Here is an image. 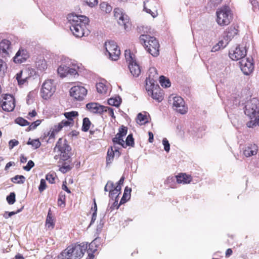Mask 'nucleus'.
Here are the masks:
<instances>
[{
    "label": "nucleus",
    "mask_w": 259,
    "mask_h": 259,
    "mask_svg": "<svg viewBox=\"0 0 259 259\" xmlns=\"http://www.w3.org/2000/svg\"><path fill=\"white\" fill-rule=\"evenodd\" d=\"M67 19L69 27L74 36L76 37L87 36L90 33L89 29V19L83 15H77L74 14L68 15Z\"/></svg>",
    "instance_id": "f257e3e1"
},
{
    "label": "nucleus",
    "mask_w": 259,
    "mask_h": 259,
    "mask_svg": "<svg viewBox=\"0 0 259 259\" xmlns=\"http://www.w3.org/2000/svg\"><path fill=\"white\" fill-rule=\"evenodd\" d=\"M244 113L251 119L247 123L248 127L259 126V99L253 98L248 101L244 107Z\"/></svg>",
    "instance_id": "f03ea898"
},
{
    "label": "nucleus",
    "mask_w": 259,
    "mask_h": 259,
    "mask_svg": "<svg viewBox=\"0 0 259 259\" xmlns=\"http://www.w3.org/2000/svg\"><path fill=\"white\" fill-rule=\"evenodd\" d=\"M59 66L57 73L59 76L64 78L68 75H78L77 70L79 69L78 64L73 63L69 58L62 56L58 61Z\"/></svg>",
    "instance_id": "7ed1b4c3"
},
{
    "label": "nucleus",
    "mask_w": 259,
    "mask_h": 259,
    "mask_svg": "<svg viewBox=\"0 0 259 259\" xmlns=\"http://www.w3.org/2000/svg\"><path fill=\"white\" fill-rule=\"evenodd\" d=\"M139 39L147 52L153 57H157L159 55V44L155 37L148 34H142Z\"/></svg>",
    "instance_id": "20e7f679"
},
{
    "label": "nucleus",
    "mask_w": 259,
    "mask_h": 259,
    "mask_svg": "<svg viewBox=\"0 0 259 259\" xmlns=\"http://www.w3.org/2000/svg\"><path fill=\"white\" fill-rule=\"evenodd\" d=\"M88 248L87 244L82 243L80 244L69 246L66 249L68 259H80L84 254Z\"/></svg>",
    "instance_id": "39448f33"
},
{
    "label": "nucleus",
    "mask_w": 259,
    "mask_h": 259,
    "mask_svg": "<svg viewBox=\"0 0 259 259\" xmlns=\"http://www.w3.org/2000/svg\"><path fill=\"white\" fill-rule=\"evenodd\" d=\"M217 22L220 26L228 25L232 19V14L228 6H224L219 9L216 13Z\"/></svg>",
    "instance_id": "423d86ee"
},
{
    "label": "nucleus",
    "mask_w": 259,
    "mask_h": 259,
    "mask_svg": "<svg viewBox=\"0 0 259 259\" xmlns=\"http://www.w3.org/2000/svg\"><path fill=\"white\" fill-rule=\"evenodd\" d=\"M56 87L53 79L46 80L41 85L40 95L45 100L50 99L54 94Z\"/></svg>",
    "instance_id": "0eeeda50"
},
{
    "label": "nucleus",
    "mask_w": 259,
    "mask_h": 259,
    "mask_svg": "<svg viewBox=\"0 0 259 259\" xmlns=\"http://www.w3.org/2000/svg\"><path fill=\"white\" fill-rule=\"evenodd\" d=\"M55 149H57L60 152V158L62 160L66 161L70 157L71 148L66 140L60 138L56 144Z\"/></svg>",
    "instance_id": "6e6552de"
},
{
    "label": "nucleus",
    "mask_w": 259,
    "mask_h": 259,
    "mask_svg": "<svg viewBox=\"0 0 259 259\" xmlns=\"http://www.w3.org/2000/svg\"><path fill=\"white\" fill-rule=\"evenodd\" d=\"M125 58L128 62V68L131 74L135 77L139 76L141 73L140 67L130 50L125 51Z\"/></svg>",
    "instance_id": "1a4fd4ad"
},
{
    "label": "nucleus",
    "mask_w": 259,
    "mask_h": 259,
    "mask_svg": "<svg viewBox=\"0 0 259 259\" xmlns=\"http://www.w3.org/2000/svg\"><path fill=\"white\" fill-rule=\"evenodd\" d=\"M114 17L117 20L119 25L123 26L126 31L130 30L131 24L129 17L123 13L122 10L119 8H115L114 10Z\"/></svg>",
    "instance_id": "9d476101"
},
{
    "label": "nucleus",
    "mask_w": 259,
    "mask_h": 259,
    "mask_svg": "<svg viewBox=\"0 0 259 259\" xmlns=\"http://www.w3.org/2000/svg\"><path fill=\"white\" fill-rule=\"evenodd\" d=\"M88 90L82 85H74L70 88L69 95L73 100L77 101H83L86 97Z\"/></svg>",
    "instance_id": "9b49d317"
},
{
    "label": "nucleus",
    "mask_w": 259,
    "mask_h": 259,
    "mask_svg": "<svg viewBox=\"0 0 259 259\" xmlns=\"http://www.w3.org/2000/svg\"><path fill=\"white\" fill-rule=\"evenodd\" d=\"M104 46L109 57L112 60H117L120 54V51L116 42L113 40H109L105 42Z\"/></svg>",
    "instance_id": "f8f14e48"
},
{
    "label": "nucleus",
    "mask_w": 259,
    "mask_h": 259,
    "mask_svg": "<svg viewBox=\"0 0 259 259\" xmlns=\"http://www.w3.org/2000/svg\"><path fill=\"white\" fill-rule=\"evenodd\" d=\"M149 77L146 78L145 88L148 95L155 89V86H159L157 83L158 75L155 68H151L149 70Z\"/></svg>",
    "instance_id": "ddd939ff"
},
{
    "label": "nucleus",
    "mask_w": 259,
    "mask_h": 259,
    "mask_svg": "<svg viewBox=\"0 0 259 259\" xmlns=\"http://www.w3.org/2000/svg\"><path fill=\"white\" fill-rule=\"evenodd\" d=\"M171 101L174 110L182 114L187 112V108L185 106L184 101L182 97L180 96L169 97V102H171Z\"/></svg>",
    "instance_id": "4468645a"
},
{
    "label": "nucleus",
    "mask_w": 259,
    "mask_h": 259,
    "mask_svg": "<svg viewBox=\"0 0 259 259\" xmlns=\"http://www.w3.org/2000/svg\"><path fill=\"white\" fill-rule=\"evenodd\" d=\"M239 66L245 75H249L254 69V64L252 58H245L239 62Z\"/></svg>",
    "instance_id": "2eb2a0df"
},
{
    "label": "nucleus",
    "mask_w": 259,
    "mask_h": 259,
    "mask_svg": "<svg viewBox=\"0 0 259 259\" xmlns=\"http://www.w3.org/2000/svg\"><path fill=\"white\" fill-rule=\"evenodd\" d=\"M2 109L8 112L12 111L15 107V101L14 97L9 94L5 95L2 101Z\"/></svg>",
    "instance_id": "dca6fc26"
},
{
    "label": "nucleus",
    "mask_w": 259,
    "mask_h": 259,
    "mask_svg": "<svg viewBox=\"0 0 259 259\" xmlns=\"http://www.w3.org/2000/svg\"><path fill=\"white\" fill-rule=\"evenodd\" d=\"M246 54V50L244 47L237 46L235 49L229 53V56L233 60H241L245 58Z\"/></svg>",
    "instance_id": "f3484780"
},
{
    "label": "nucleus",
    "mask_w": 259,
    "mask_h": 259,
    "mask_svg": "<svg viewBox=\"0 0 259 259\" xmlns=\"http://www.w3.org/2000/svg\"><path fill=\"white\" fill-rule=\"evenodd\" d=\"M29 57V55L27 51L21 48L13 57V61L16 63H22L26 61Z\"/></svg>",
    "instance_id": "a211bd4d"
},
{
    "label": "nucleus",
    "mask_w": 259,
    "mask_h": 259,
    "mask_svg": "<svg viewBox=\"0 0 259 259\" xmlns=\"http://www.w3.org/2000/svg\"><path fill=\"white\" fill-rule=\"evenodd\" d=\"M258 147L255 144H248L245 145L243 149V154L246 157H249L256 154Z\"/></svg>",
    "instance_id": "6ab92c4d"
},
{
    "label": "nucleus",
    "mask_w": 259,
    "mask_h": 259,
    "mask_svg": "<svg viewBox=\"0 0 259 259\" xmlns=\"http://www.w3.org/2000/svg\"><path fill=\"white\" fill-rule=\"evenodd\" d=\"M10 46L11 42L8 39H3L0 42V56L3 58L9 56L8 51Z\"/></svg>",
    "instance_id": "aec40b11"
},
{
    "label": "nucleus",
    "mask_w": 259,
    "mask_h": 259,
    "mask_svg": "<svg viewBox=\"0 0 259 259\" xmlns=\"http://www.w3.org/2000/svg\"><path fill=\"white\" fill-rule=\"evenodd\" d=\"M238 33V29L234 26H230L225 31L224 37L225 42L228 43L231 40L234 36Z\"/></svg>",
    "instance_id": "412c9836"
},
{
    "label": "nucleus",
    "mask_w": 259,
    "mask_h": 259,
    "mask_svg": "<svg viewBox=\"0 0 259 259\" xmlns=\"http://www.w3.org/2000/svg\"><path fill=\"white\" fill-rule=\"evenodd\" d=\"M124 180V178L122 177L116 183V186L114 184V189L113 190L110 191V193L109 194V198H113L114 197L119 196V194L121 193V185L123 184Z\"/></svg>",
    "instance_id": "4be33fe9"
},
{
    "label": "nucleus",
    "mask_w": 259,
    "mask_h": 259,
    "mask_svg": "<svg viewBox=\"0 0 259 259\" xmlns=\"http://www.w3.org/2000/svg\"><path fill=\"white\" fill-rule=\"evenodd\" d=\"M87 108L94 113L102 114L104 112V106L97 103H90L86 105Z\"/></svg>",
    "instance_id": "5701e85b"
},
{
    "label": "nucleus",
    "mask_w": 259,
    "mask_h": 259,
    "mask_svg": "<svg viewBox=\"0 0 259 259\" xmlns=\"http://www.w3.org/2000/svg\"><path fill=\"white\" fill-rule=\"evenodd\" d=\"M155 88H156L152 91V92L149 95L151 96L153 99L160 102L163 99V93L160 89L159 86H155Z\"/></svg>",
    "instance_id": "b1692460"
},
{
    "label": "nucleus",
    "mask_w": 259,
    "mask_h": 259,
    "mask_svg": "<svg viewBox=\"0 0 259 259\" xmlns=\"http://www.w3.org/2000/svg\"><path fill=\"white\" fill-rule=\"evenodd\" d=\"M175 179H176L177 182L178 184H183L190 183L192 181L191 177L186 174H180L176 176Z\"/></svg>",
    "instance_id": "393cba45"
},
{
    "label": "nucleus",
    "mask_w": 259,
    "mask_h": 259,
    "mask_svg": "<svg viewBox=\"0 0 259 259\" xmlns=\"http://www.w3.org/2000/svg\"><path fill=\"white\" fill-rule=\"evenodd\" d=\"M64 116L67 119V121L69 122V126H72L74 124V118L77 117L78 115V113L77 111H72L70 112H65L64 113Z\"/></svg>",
    "instance_id": "a878e982"
},
{
    "label": "nucleus",
    "mask_w": 259,
    "mask_h": 259,
    "mask_svg": "<svg viewBox=\"0 0 259 259\" xmlns=\"http://www.w3.org/2000/svg\"><path fill=\"white\" fill-rule=\"evenodd\" d=\"M100 243V239L96 238L89 245V250L88 253H95L97 249V248L99 246Z\"/></svg>",
    "instance_id": "bb28decb"
},
{
    "label": "nucleus",
    "mask_w": 259,
    "mask_h": 259,
    "mask_svg": "<svg viewBox=\"0 0 259 259\" xmlns=\"http://www.w3.org/2000/svg\"><path fill=\"white\" fill-rule=\"evenodd\" d=\"M118 197L117 196V197H114L113 198H110L109 203V206H108V210H110L111 211H112L114 209H118L120 205L121 204L120 203L119 204L118 203Z\"/></svg>",
    "instance_id": "cd10ccee"
},
{
    "label": "nucleus",
    "mask_w": 259,
    "mask_h": 259,
    "mask_svg": "<svg viewBox=\"0 0 259 259\" xmlns=\"http://www.w3.org/2000/svg\"><path fill=\"white\" fill-rule=\"evenodd\" d=\"M97 91L100 94H106L107 91L108 87L106 85L104 81L99 82L96 84Z\"/></svg>",
    "instance_id": "c85d7f7f"
},
{
    "label": "nucleus",
    "mask_w": 259,
    "mask_h": 259,
    "mask_svg": "<svg viewBox=\"0 0 259 259\" xmlns=\"http://www.w3.org/2000/svg\"><path fill=\"white\" fill-rule=\"evenodd\" d=\"M69 122H68L66 120L64 119L57 124L54 125L53 129L55 133H58L63 128V127L69 126Z\"/></svg>",
    "instance_id": "c756f323"
},
{
    "label": "nucleus",
    "mask_w": 259,
    "mask_h": 259,
    "mask_svg": "<svg viewBox=\"0 0 259 259\" xmlns=\"http://www.w3.org/2000/svg\"><path fill=\"white\" fill-rule=\"evenodd\" d=\"M228 45L227 42H225L223 40H220L215 44L211 49V52H216L221 49H223Z\"/></svg>",
    "instance_id": "7c9ffc66"
},
{
    "label": "nucleus",
    "mask_w": 259,
    "mask_h": 259,
    "mask_svg": "<svg viewBox=\"0 0 259 259\" xmlns=\"http://www.w3.org/2000/svg\"><path fill=\"white\" fill-rule=\"evenodd\" d=\"M121 103V99L119 96L116 97L115 98H111L108 100V103L109 105L115 107L119 106Z\"/></svg>",
    "instance_id": "2f4dec72"
},
{
    "label": "nucleus",
    "mask_w": 259,
    "mask_h": 259,
    "mask_svg": "<svg viewBox=\"0 0 259 259\" xmlns=\"http://www.w3.org/2000/svg\"><path fill=\"white\" fill-rule=\"evenodd\" d=\"M131 191L132 190L131 188H128L127 187L125 188L123 196L120 201V204L125 203L126 200L130 198Z\"/></svg>",
    "instance_id": "473e14b6"
},
{
    "label": "nucleus",
    "mask_w": 259,
    "mask_h": 259,
    "mask_svg": "<svg viewBox=\"0 0 259 259\" xmlns=\"http://www.w3.org/2000/svg\"><path fill=\"white\" fill-rule=\"evenodd\" d=\"M7 69V63L2 59H0V78H2L5 75Z\"/></svg>",
    "instance_id": "72a5a7b5"
},
{
    "label": "nucleus",
    "mask_w": 259,
    "mask_h": 259,
    "mask_svg": "<svg viewBox=\"0 0 259 259\" xmlns=\"http://www.w3.org/2000/svg\"><path fill=\"white\" fill-rule=\"evenodd\" d=\"M114 156V152L113 151V148L112 147H110V149H109L107 154L106 157V162L107 164H110L111 163L113 160Z\"/></svg>",
    "instance_id": "f704fd0d"
},
{
    "label": "nucleus",
    "mask_w": 259,
    "mask_h": 259,
    "mask_svg": "<svg viewBox=\"0 0 259 259\" xmlns=\"http://www.w3.org/2000/svg\"><path fill=\"white\" fill-rule=\"evenodd\" d=\"M159 82L161 85L165 88L169 87L171 84L169 80L163 75L159 77Z\"/></svg>",
    "instance_id": "c9c22d12"
},
{
    "label": "nucleus",
    "mask_w": 259,
    "mask_h": 259,
    "mask_svg": "<svg viewBox=\"0 0 259 259\" xmlns=\"http://www.w3.org/2000/svg\"><path fill=\"white\" fill-rule=\"evenodd\" d=\"M91 124V122L89 118L88 117L84 118L82 121V131L84 132H88L90 129Z\"/></svg>",
    "instance_id": "e433bc0d"
},
{
    "label": "nucleus",
    "mask_w": 259,
    "mask_h": 259,
    "mask_svg": "<svg viewBox=\"0 0 259 259\" xmlns=\"http://www.w3.org/2000/svg\"><path fill=\"white\" fill-rule=\"evenodd\" d=\"M100 6L101 10L106 13H109L112 10V7L107 2H102Z\"/></svg>",
    "instance_id": "4c0bfd02"
},
{
    "label": "nucleus",
    "mask_w": 259,
    "mask_h": 259,
    "mask_svg": "<svg viewBox=\"0 0 259 259\" xmlns=\"http://www.w3.org/2000/svg\"><path fill=\"white\" fill-rule=\"evenodd\" d=\"M69 163H68V162H64L62 164V166H61L60 168H59V170L62 172V173L63 174H65L67 172H68V171H69L71 169L72 166H71L69 163H70V161H68Z\"/></svg>",
    "instance_id": "58836bf2"
},
{
    "label": "nucleus",
    "mask_w": 259,
    "mask_h": 259,
    "mask_svg": "<svg viewBox=\"0 0 259 259\" xmlns=\"http://www.w3.org/2000/svg\"><path fill=\"white\" fill-rule=\"evenodd\" d=\"M123 137L120 136L118 134H117L115 136V137L112 139V142L114 144H117L122 146L123 147H125L124 146V141L123 140Z\"/></svg>",
    "instance_id": "ea45409f"
},
{
    "label": "nucleus",
    "mask_w": 259,
    "mask_h": 259,
    "mask_svg": "<svg viewBox=\"0 0 259 259\" xmlns=\"http://www.w3.org/2000/svg\"><path fill=\"white\" fill-rule=\"evenodd\" d=\"M12 181L14 183L23 184L25 180V178L22 175H17L12 178Z\"/></svg>",
    "instance_id": "a19ab883"
},
{
    "label": "nucleus",
    "mask_w": 259,
    "mask_h": 259,
    "mask_svg": "<svg viewBox=\"0 0 259 259\" xmlns=\"http://www.w3.org/2000/svg\"><path fill=\"white\" fill-rule=\"evenodd\" d=\"M22 71H21L16 75V78L19 85H23L27 81V77L23 78L22 77Z\"/></svg>",
    "instance_id": "79ce46f5"
},
{
    "label": "nucleus",
    "mask_w": 259,
    "mask_h": 259,
    "mask_svg": "<svg viewBox=\"0 0 259 259\" xmlns=\"http://www.w3.org/2000/svg\"><path fill=\"white\" fill-rule=\"evenodd\" d=\"M148 121L146 119V116L140 113L137 117V122L139 124H144L147 123Z\"/></svg>",
    "instance_id": "37998d69"
},
{
    "label": "nucleus",
    "mask_w": 259,
    "mask_h": 259,
    "mask_svg": "<svg viewBox=\"0 0 259 259\" xmlns=\"http://www.w3.org/2000/svg\"><path fill=\"white\" fill-rule=\"evenodd\" d=\"M27 145H31L34 149H37L41 145V143L38 139L31 140L29 138L27 142Z\"/></svg>",
    "instance_id": "c03bdc74"
},
{
    "label": "nucleus",
    "mask_w": 259,
    "mask_h": 259,
    "mask_svg": "<svg viewBox=\"0 0 259 259\" xmlns=\"http://www.w3.org/2000/svg\"><path fill=\"white\" fill-rule=\"evenodd\" d=\"M46 224L48 225V227H53L54 226V223L53 222V219L52 215V213L51 212V210L50 209L48 215L46 219Z\"/></svg>",
    "instance_id": "a18cd8bd"
},
{
    "label": "nucleus",
    "mask_w": 259,
    "mask_h": 259,
    "mask_svg": "<svg viewBox=\"0 0 259 259\" xmlns=\"http://www.w3.org/2000/svg\"><path fill=\"white\" fill-rule=\"evenodd\" d=\"M15 122L16 123L21 126H26L29 125V122L27 120H25L22 117H18L16 118Z\"/></svg>",
    "instance_id": "49530a36"
},
{
    "label": "nucleus",
    "mask_w": 259,
    "mask_h": 259,
    "mask_svg": "<svg viewBox=\"0 0 259 259\" xmlns=\"http://www.w3.org/2000/svg\"><path fill=\"white\" fill-rule=\"evenodd\" d=\"M7 201L8 203L11 205L15 203V194L14 192H11L10 195L7 196Z\"/></svg>",
    "instance_id": "de8ad7c7"
},
{
    "label": "nucleus",
    "mask_w": 259,
    "mask_h": 259,
    "mask_svg": "<svg viewBox=\"0 0 259 259\" xmlns=\"http://www.w3.org/2000/svg\"><path fill=\"white\" fill-rule=\"evenodd\" d=\"M114 189V183L111 181H108L104 187V191L105 192L109 191V194L110 193V191L113 190Z\"/></svg>",
    "instance_id": "09e8293b"
},
{
    "label": "nucleus",
    "mask_w": 259,
    "mask_h": 259,
    "mask_svg": "<svg viewBox=\"0 0 259 259\" xmlns=\"http://www.w3.org/2000/svg\"><path fill=\"white\" fill-rule=\"evenodd\" d=\"M37 66L38 68L41 71L45 70L47 68L46 62L44 60L38 61L37 62Z\"/></svg>",
    "instance_id": "8fccbe9b"
},
{
    "label": "nucleus",
    "mask_w": 259,
    "mask_h": 259,
    "mask_svg": "<svg viewBox=\"0 0 259 259\" xmlns=\"http://www.w3.org/2000/svg\"><path fill=\"white\" fill-rule=\"evenodd\" d=\"M23 208V207H22L20 209H18L16 211H11V212L6 211L5 212V213L4 214V217L5 219H8L9 218L12 217V215H13L15 214H17V213L20 212V211H21Z\"/></svg>",
    "instance_id": "3c124183"
},
{
    "label": "nucleus",
    "mask_w": 259,
    "mask_h": 259,
    "mask_svg": "<svg viewBox=\"0 0 259 259\" xmlns=\"http://www.w3.org/2000/svg\"><path fill=\"white\" fill-rule=\"evenodd\" d=\"M126 145L133 146L134 145V139L132 134L127 136L126 139Z\"/></svg>",
    "instance_id": "603ef678"
},
{
    "label": "nucleus",
    "mask_w": 259,
    "mask_h": 259,
    "mask_svg": "<svg viewBox=\"0 0 259 259\" xmlns=\"http://www.w3.org/2000/svg\"><path fill=\"white\" fill-rule=\"evenodd\" d=\"M162 144L164 146V150L166 152H168L170 150V144L166 138H163L162 140Z\"/></svg>",
    "instance_id": "864d4df0"
},
{
    "label": "nucleus",
    "mask_w": 259,
    "mask_h": 259,
    "mask_svg": "<svg viewBox=\"0 0 259 259\" xmlns=\"http://www.w3.org/2000/svg\"><path fill=\"white\" fill-rule=\"evenodd\" d=\"M127 127L122 125L119 128L118 133L117 134H118L122 137H123L127 134Z\"/></svg>",
    "instance_id": "5fc2aeb1"
},
{
    "label": "nucleus",
    "mask_w": 259,
    "mask_h": 259,
    "mask_svg": "<svg viewBox=\"0 0 259 259\" xmlns=\"http://www.w3.org/2000/svg\"><path fill=\"white\" fill-rule=\"evenodd\" d=\"M34 166V162L31 160H30L28 161L27 165L26 166H23V168L27 171H29L30 170V169Z\"/></svg>",
    "instance_id": "6e6d98bb"
},
{
    "label": "nucleus",
    "mask_w": 259,
    "mask_h": 259,
    "mask_svg": "<svg viewBox=\"0 0 259 259\" xmlns=\"http://www.w3.org/2000/svg\"><path fill=\"white\" fill-rule=\"evenodd\" d=\"M144 10L147 13L150 14L153 18H155L157 16L158 13L156 11L153 12L150 9H148L145 6V2H144Z\"/></svg>",
    "instance_id": "4d7b16f0"
},
{
    "label": "nucleus",
    "mask_w": 259,
    "mask_h": 259,
    "mask_svg": "<svg viewBox=\"0 0 259 259\" xmlns=\"http://www.w3.org/2000/svg\"><path fill=\"white\" fill-rule=\"evenodd\" d=\"M107 112L109 115L111 116L112 118H115V117L114 115L113 109L110 107L104 106V112Z\"/></svg>",
    "instance_id": "13d9d810"
},
{
    "label": "nucleus",
    "mask_w": 259,
    "mask_h": 259,
    "mask_svg": "<svg viewBox=\"0 0 259 259\" xmlns=\"http://www.w3.org/2000/svg\"><path fill=\"white\" fill-rule=\"evenodd\" d=\"M46 182L44 179H41L38 190L40 192H43L46 188Z\"/></svg>",
    "instance_id": "bf43d9fd"
},
{
    "label": "nucleus",
    "mask_w": 259,
    "mask_h": 259,
    "mask_svg": "<svg viewBox=\"0 0 259 259\" xmlns=\"http://www.w3.org/2000/svg\"><path fill=\"white\" fill-rule=\"evenodd\" d=\"M19 143V141L15 139L11 140L9 142V149H12L14 147L17 146Z\"/></svg>",
    "instance_id": "052dcab7"
},
{
    "label": "nucleus",
    "mask_w": 259,
    "mask_h": 259,
    "mask_svg": "<svg viewBox=\"0 0 259 259\" xmlns=\"http://www.w3.org/2000/svg\"><path fill=\"white\" fill-rule=\"evenodd\" d=\"M46 179L51 184L55 183V177L52 174H48L46 176Z\"/></svg>",
    "instance_id": "680f3d73"
},
{
    "label": "nucleus",
    "mask_w": 259,
    "mask_h": 259,
    "mask_svg": "<svg viewBox=\"0 0 259 259\" xmlns=\"http://www.w3.org/2000/svg\"><path fill=\"white\" fill-rule=\"evenodd\" d=\"M56 259H68V256H67L65 250L59 254Z\"/></svg>",
    "instance_id": "e2e57ef3"
},
{
    "label": "nucleus",
    "mask_w": 259,
    "mask_h": 259,
    "mask_svg": "<svg viewBox=\"0 0 259 259\" xmlns=\"http://www.w3.org/2000/svg\"><path fill=\"white\" fill-rule=\"evenodd\" d=\"M87 4L91 7H93L97 5V0H84Z\"/></svg>",
    "instance_id": "0e129e2a"
},
{
    "label": "nucleus",
    "mask_w": 259,
    "mask_h": 259,
    "mask_svg": "<svg viewBox=\"0 0 259 259\" xmlns=\"http://www.w3.org/2000/svg\"><path fill=\"white\" fill-rule=\"evenodd\" d=\"M96 218L97 212H94L92 214V220L90 224V226L92 225L95 222V220H96Z\"/></svg>",
    "instance_id": "69168bd1"
},
{
    "label": "nucleus",
    "mask_w": 259,
    "mask_h": 259,
    "mask_svg": "<svg viewBox=\"0 0 259 259\" xmlns=\"http://www.w3.org/2000/svg\"><path fill=\"white\" fill-rule=\"evenodd\" d=\"M58 205L62 206V205H65V202L64 200L62 199V197L60 196L58 200Z\"/></svg>",
    "instance_id": "338daca9"
},
{
    "label": "nucleus",
    "mask_w": 259,
    "mask_h": 259,
    "mask_svg": "<svg viewBox=\"0 0 259 259\" xmlns=\"http://www.w3.org/2000/svg\"><path fill=\"white\" fill-rule=\"evenodd\" d=\"M148 135H149V142L150 143H152L153 141V134L151 132H148Z\"/></svg>",
    "instance_id": "774afa93"
}]
</instances>
